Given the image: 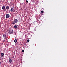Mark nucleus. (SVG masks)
Wrapping results in <instances>:
<instances>
[{"label": "nucleus", "mask_w": 67, "mask_h": 67, "mask_svg": "<svg viewBox=\"0 0 67 67\" xmlns=\"http://www.w3.org/2000/svg\"><path fill=\"white\" fill-rule=\"evenodd\" d=\"M6 36H7V34H4L3 36L4 37V39L6 38Z\"/></svg>", "instance_id": "2"}, {"label": "nucleus", "mask_w": 67, "mask_h": 67, "mask_svg": "<svg viewBox=\"0 0 67 67\" xmlns=\"http://www.w3.org/2000/svg\"><path fill=\"white\" fill-rule=\"evenodd\" d=\"M41 12L42 13H44V11H43V10H42Z\"/></svg>", "instance_id": "12"}, {"label": "nucleus", "mask_w": 67, "mask_h": 67, "mask_svg": "<svg viewBox=\"0 0 67 67\" xmlns=\"http://www.w3.org/2000/svg\"><path fill=\"white\" fill-rule=\"evenodd\" d=\"M13 30H9V33L10 34L13 33Z\"/></svg>", "instance_id": "5"}, {"label": "nucleus", "mask_w": 67, "mask_h": 67, "mask_svg": "<svg viewBox=\"0 0 67 67\" xmlns=\"http://www.w3.org/2000/svg\"><path fill=\"white\" fill-rule=\"evenodd\" d=\"M6 18H9V14H7L6 15Z\"/></svg>", "instance_id": "6"}, {"label": "nucleus", "mask_w": 67, "mask_h": 67, "mask_svg": "<svg viewBox=\"0 0 67 67\" xmlns=\"http://www.w3.org/2000/svg\"><path fill=\"white\" fill-rule=\"evenodd\" d=\"M7 54H9V52H7Z\"/></svg>", "instance_id": "17"}, {"label": "nucleus", "mask_w": 67, "mask_h": 67, "mask_svg": "<svg viewBox=\"0 0 67 67\" xmlns=\"http://www.w3.org/2000/svg\"><path fill=\"white\" fill-rule=\"evenodd\" d=\"M9 16H10V15H9Z\"/></svg>", "instance_id": "20"}, {"label": "nucleus", "mask_w": 67, "mask_h": 67, "mask_svg": "<svg viewBox=\"0 0 67 67\" xmlns=\"http://www.w3.org/2000/svg\"><path fill=\"white\" fill-rule=\"evenodd\" d=\"M6 8L7 10H8V9H9V6H6Z\"/></svg>", "instance_id": "9"}, {"label": "nucleus", "mask_w": 67, "mask_h": 67, "mask_svg": "<svg viewBox=\"0 0 67 67\" xmlns=\"http://www.w3.org/2000/svg\"><path fill=\"white\" fill-rule=\"evenodd\" d=\"M22 52H24V50H22Z\"/></svg>", "instance_id": "15"}, {"label": "nucleus", "mask_w": 67, "mask_h": 67, "mask_svg": "<svg viewBox=\"0 0 67 67\" xmlns=\"http://www.w3.org/2000/svg\"><path fill=\"white\" fill-rule=\"evenodd\" d=\"M14 42H17V40H15L14 41Z\"/></svg>", "instance_id": "11"}, {"label": "nucleus", "mask_w": 67, "mask_h": 67, "mask_svg": "<svg viewBox=\"0 0 67 67\" xmlns=\"http://www.w3.org/2000/svg\"><path fill=\"white\" fill-rule=\"evenodd\" d=\"M14 27L15 28L17 29L18 28V26L17 25H15L14 26Z\"/></svg>", "instance_id": "7"}, {"label": "nucleus", "mask_w": 67, "mask_h": 67, "mask_svg": "<svg viewBox=\"0 0 67 67\" xmlns=\"http://www.w3.org/2000/svg\"><path fill=\"white\" fill-rule=\"evenodd\" d=\"M2 9H3V10L4 11H5V6H3L2 7Z\"/></svg>", "instance_id": "3"}, {"label": "nucleus", "mask_w": 67, "mask_h": 67, "mask_svg": "<svg viewBox=\"0 0 67 67\" xmlns=\"http://www.w3.org/2000/svg\"><path fill=\"white\" fill-rule=\"evenodd\" d=\"M27 42H30V40H27Z\"/></svg>", "instance_id": "13"}, {"label": "nucleus", "mask_w": 67, "mask_h": 67, "mask_svg": "<svg viewBox=\"0 0 67 67\" xmlns=\"http://www.w3.org/2000/svg\"><path fill=\"white\" fill-rule=\"evenodd\" d=\"M1 62H0V65H1Z\"/></svg>", "instance_id": "18"}, {"label": "nucleus", "mask_w": 67, "mask_h": 67, "mask_svg": "<svg viewBox=\"0 0 67 67\" xmlns=\"http://www.w3.org/2000/svg\"><path fill=\"white\" fill-rule=\"evenodd\" d=\"M12 59H9V62H10L11 63V62H12Z\"/></svg>", "instance_id": "8"}, {"label": "nucleus", "mask_w": 67, "mask_h": 67, "mask_svg": "<svg viewBox=\"0 0 67 67\" xmlns=\"http://www.w3.org/2000/svg\"><path fill=\"white\" fill-rule=\"evenodd\" d=\"M1 55L2 56H4V53H1Z\"/></svg>", "instance_id": "10"}, {"label": "nucleus", "mask_w": 67, "mask_h": 67, "mask_svg": "<svg viewBox=\"0 0 67 67\" xmlns=\"http://www.w3.org/2000/svg\"><path fill=\"white\" fill-rule=\"evenodd\" d=\"M18 19H14V21L13 22L12 24L13 25H14L15 24V23H17L18 22Z\"/></svg>", "instance_id": "1"}, {"label": "nucleus", "mask_w": 67, "mask_h": 67, "mask_svg": "<svg viewBox=\"0 0 67 67\" xmlns=\"http://www.w3.org/2000/svg\"><path fill=\"white\" fill-rule=\"evenodd\" d=\"M32 53H31V55H32Z\"/></svg>", "instance_id": "19"}, {"label": "nucleus", "mask_w": 67, "mask_h": 67, "mask_svg": "<svg viewBox=\"0 0 67 67\" xmlns=\"http://www.w3.org/2000/svg\"><path fill=\"white\" fill-rule=\"evenodd\" d=\"M3 42H5V40H3Z\"/></svg>", "instance_id": "16"}, {"label": "nucleus", "mask_w": 67, "mask_h": 67, "mask_svg": "<svg viewBox=\"0 0 67 67\" xmlns=\"http://www.w3.org/2000/svg\"><path fill=\"white\" fill-rule=\"evenodd\" d=\"M26 2H27V3H28V1H27V0H26Z\"/></svg>", "instance_id": "14"}, {"label": "nucleus", "mask_w": 67, "mask_h": 67, "mask_svg": "<svg viewBox=\"0 0 67 67\" xmlns=\"http://www.w3.org/2000/svg\"><path fill=\"white\" fill-rule=\"evenodd\" d=\"M10 11L11 12H13V11H15V8L14 7H13L12 8H11Z\"/></svg>", "instance_id": "4"}]
</instances>
